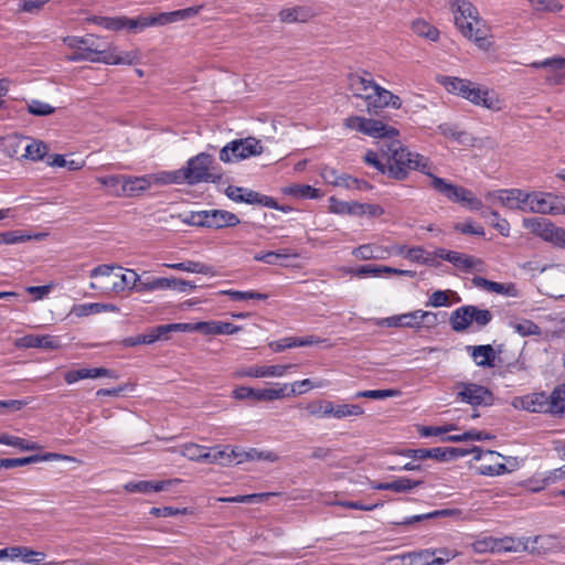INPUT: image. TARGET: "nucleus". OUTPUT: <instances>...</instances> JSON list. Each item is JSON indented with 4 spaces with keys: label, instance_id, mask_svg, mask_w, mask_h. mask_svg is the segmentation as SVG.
I'll return each mask as SVG.
<instances>
[{
    "label": "nucleus",
    "instance_id": "58",
    "mask_svg": "<svg viewBox=\"0 0 565 565\" xmlns=\"http://www.w3.org/2000/svg\"><path fill=\"white\" fill-rule=\"evenodd\" d=\"M220 294L228 296L232 300H236V301L249 300V299L265 300L268 298L267 294H262V292L254 291V290L241 291V290L228 289V290H222V291H220Z\"/></svg>",
    "mask_w": 565,
    "mask_h": 565
},
{
    "label": "nucleus",
    "instance_id": "29",
    "mask_svg": "<svg viewBox=\"0 0 565 565\" xmlns=\"http://www.w3.org/2000/svg\"><path fill=\"white\" fill-rule=\"evenodd\" d=\"M467 350L471 352V358L478 366H494L495 351L491 344L467 347Z\"/></svg>",
    "mask_w": 565,
    "mask_h": 565
},
{
    "label": "nucleus",
    "instance_id": "49",
    "mask_svg": "<svg viewBox=\"0 0 565 565\" xmlns=\"http://www.w3.org/2000/svg\"><path fill=\"white\" fill-rule=\"evenodd\" d=\"M330 211L335 214L361 215V203L345 202L334 198L330 199Z\"/></svg>",
    "mask_w": 565,
    "mask_h": 565
},
{
    "label": "nucleus",
    "instance_id": "3",
    "mask_svg": "<svg viewBox=\"0 0 565 565\" xmlns=\"http://www.w3.org/2000/svg\"><path fill=\"white\" fill-rule=\"evenodd\" d=\"M426 175L430 179L431 189L443 194L448 201L458 203L470 211L482 210V201L479 200L470 190L448 182L431 172H426Z\"/></svg>",
    "mask_w": 565,
    "mask_h": 565
},
{
    "label": "nucleus",
    "instance_id": "8",
    "mask_svg": "<svg viewBox=\"0 0 565 565\" xmlns=\"http://www.w3.org/2000/svg\"><path fill=\"white\" fill-rule=\"evenodd\" d=\"M263 153V146L256 138L248 137L228 142L220 151V160L223 162H236L253 156Z\"/></svg>",
    "mask_w": 565,
    "mask_h": 565
},
{
    "label": "nucleus",
    "instance_id": "42",
    "mask_svg": "<svg viewBox=\"0 0 565 565\" xmlns=\"http://www.w3.org/2000/svg\"><path fill=\"white\" fill-rule=\"evenodd\" d=\"M55 458H63L58 454H46L44 456L33 455L24 458H2L0 461V466H3L6 469L14 468V467H21L29 463L39 462L41 460H50Z\"/></svg>",
    "mask_w": 565,
    "mask_h": 565
},
{
    "label": "nucleus",
    "instance_id": "60",
    "mask_svg": "<svg viewBox=\"0 0 565 565\" xmlns=\"http://www.w3.org/2000/svg\"><path fill=\"white\" fill-rule=\"evenodd\" d=\"M106 309H107V305H105V303H97V302L82 303V305H75L72 308L71 313H73L74 316H76L78 318H82V317H87L90 315L104 312V311H106Z\"/></svg>",
    "mask_w": 565,
    "mask_h": 565
},
{
    "label": "nucleus",
    "instance_id": "15",
    "mask_svg": "<svg viewBox=\"0 0 565 565\" xmlns=\"http://www.w3.org/2000/svg\"><path fill=\"white\" fill-rule=\"evenodd\" d=\"M542 536H535L533 539L529 537H512V536H504L497 539V547L495 553H502V552H524L530 551L534 552L536 551V544L542 541Z\"/></svg>",
    "mask_w": 565,
    "mask_h": 565
},
{
    "label": "nucleus",
    "instance_id": "20",
    "mask_svg": "<svg viewBox=\"0 0 565 565\" xmlns=\"http://www.w3.org/2000/svg\"><path fill=\"white\" fill-rule=\"evenodd\" d=\"M326 340L320 339L316 335H307V337H290V338H284L277 341H273L269 343V348L274 352H282L286 349L291 348H298V347H309L313 344H319L321 342H324Z\"/></svg>",
    "mask_w": 565,
    "mask_h": 565
},
{
    "label": "nucleus",
    "instance_id": "28",
    "mask_svg": "<svg viewBox=\"0 0 565 565\" xmlns=\"http://www.w3.org/2000/svg\"><path fill=\"white\" fill-rule=\"evenodd\" d=\"M519 406L527 412L548 414L547 394L545 392L527 394L519 399Z\"/></svg>",
    "mask_w": 565,
    "mask_h": 565
},
{
    "label": "nucleus",
    "instance_id": "27",
    "mask_svg": "<svg viewBox=\"0 0 565 565\" xmlns=\"http://www.w3.org/2000/svg\"><path fill=\"white\" fill-rule=\"evenodd\" d=\"M244 196H243V203L247 204H257L275 210H279L282 212H289L291 209L288 205H279L277 201L268 195H264L259 192H256L254 190H249L244 188Z\"/></svg>",
    "mask_w": 565,
    "mask_h": 565
},
{
    "label": "nucleus",
    "instance_id": "5",
    "mask_svg": "<svg viewBox=\"0 0 565 565\" xmlns=\"http://www.w3.org/2000/svg\"><path fill=\"white\" fill-rule=\"evenodd\" d=\"M214 158L212 154L201 152L186 161V166L180 169L183 182L194 185L201 182H217L220 174L212 171Z\"/></svg>",
    "mask_w": 565,
    "mask_h": 565
},
{
    "label": "nucleus",
    "instance_id": "35",
    "mask_svg": "<svg viewBox=\"0 0 565 565\" xmlns=\"http://www.w3.org/2000/svg\"><path fill=\"white\" fill-rule=\"evenodd\" d=\"M547 412L552 415H563L565 412V384L556 385L547 395Z\"/></svg>",
    "mask_w": 565,
    "mask_h": 565
},
{
    "label": "nucleus",
    "instance_id": "54",
    "mask_svg": "<svg viewBox=\"0 0 565 565\" xmlns=\"http://www.w3.org/2000/svg\"><path fill=\"white\" fill-rule=\"evenodd\" d=\"M0 444L7 445L11 447L19 448L21 450H36L39 446L36 443L29 441L26 439L20 438L18 436L2 434L0 435Z\"/></svg>",
    "mask_w": 565,
    "mask_h": 565
},
{
    "label": "nucleus",
    "instance_id": "9",
    "mask_svg": "<svg viewBox=\"0 0 565 565\" xmlns=\"http://www.w3.org/2000/svg\"><path fill=\"white\" fill-rule=\"evenodd\" d=\"M530 213L562 215L565 214V198L550 192L533 191Z\"/></svg>",
    "mask_w": 565,
    "mask_h": 565
},
{
    "label": "nucleus",
    "instance_id": "46",
    "mask_svg": "<svg viewBox=\"0 0 565 565\" xmlns=\"http://www.w3.org/2000/svg\"><path fill=\"white\" fill-rule=\"evenodd\" d=\"M515 189L498 190L487 193V199L490 202H499L503 206L515 210L516 209V194H512Z\"/></svg>",
    "mask_w": 565,
    "mask_h": 565
},
{
    "label": "nucleus",
    "instance_id": "40",
    "mask_svg": "<svg viewBox=\"0 0 565 565\" xmlns=\"http://www.w3.org/2000/svg\"><path fill=\"white\" fill-rule=\"evenodd\" d=\"M149 181V188L152 184L168 185V184H181L183 183L182 174L180 169L174 171H159L156 173L147 174Z\"/></svg>",
    "mask_w": 565,
    "mask_h": 565
},
{
    "label": "nucleus",
    "instance_id": "10",
    "mask_svg": "<svg viewBox=\"0 0 565 565\" xmlns=\"http://www.w3.org/2000/svg\"><path fill=\"white\" fill-rule=\"evenodd\" d=\"M277 387L271 388H252L247 386H238L233 391V397L236 399H254L271 402L289 397L291 393H287L288 384H276Z\"/></svg>",
    "mask_w": 565,
    "mask_h": 565
},
{
    "label": "nucleus",
    "instance_id": "23",
    "mask_svg": "<svg viewBox=\"0 0 565 565\" xmlns=\"http://www.w3.org/2000/svg\"><path fill=\"white\" fill-rule=\"evenodd\" d=\"M116 377V374L105 367H93V369H78L71 370L64 374V380L67 384H73L79 380L85 379H97V377Z\"/></svg>",
    "mask_w": 565,
    "mask_h": 565
},
{
    "label": "nucleus",
    "instance_id": "59",
    "mask_svg": "<svg viewBox=\"0 0 565 565\" xmlns=\"http://www.w3.org/2000/svg\"><path fill=\"white\" fill-rule=\"evenodd\" d=\"M510 327L522 337L541 334V328L532 320L524 319L519 322H510Z\"/></svg>",
    "mask_w": 565,
    "mask_h": 565
},
{
    "label": "nucleus",
    "instance_id": "37",
    "mask_svg": "<svg viewBox=\"0 0 565 565\" xmlns=\"http://www.w3.org/2000/svg\"><path fill=\"white\" fill-rule=\"evenodd\" d=\"M470 317V305L457 308L451 312L449 318L451 329L456 332L466 331L471 326Z\"/></svg>",
    "mask_w": 565,
    "mask_h": 565
},
{
    "label": "nucleus",
    "instance_id": "18",
    "mask_svg": "<svg viewBox=\"0 0 565 565\" xmlns=\"http://www.w3.org/2000/svg\"><path fill=\"white\" fill-rule=\"evenodd\" d=\"M435 256L451 263L457 268L465 270H470L475 268L477 265L481 264V260L476 259L475 257L468 256L463 253L448 250L445 248H437L435 250Z\"/></svg>",
    "mask_w": 565,
    "mask_h": 565
},
{
    "label": "nucleus",
    "instance_id": "45",
    "mask_svg": "<svg viewBox=\"0 0 565 565\" xmlns=\"http://www.w3.org/2000/svg\"><path fill=\"white\" fill-rule=\"evenodd\" d=\"M364 413L363 408L358 404H330V417L344 418L351 416H360Z\"/></svg>",
    "mask_w": 565,
    "mask_h": 565
},
{
    "label": "nucleus",
    "instance_id": "43",
    "mask_svg": "<svg viewBox=\"0 0 565 565\" xmlns=\"http://www.w3.org/2000/svg\"><path fill=\"white\" fill-rule=\"evenodd\" d=\"M433 550H422L402 555V558H409L411 565H441L443 558H435Z\"/></svg>",
    "mask_w": 565,
    "mask_h": 565
},
{
    "label": "nucleus",
    "instance_id": "61",
    "mask_svg": "<svg viewBox=\"0 0 565 565\" xmlns=\"http://www.w3.org/2000/svg\"><path fill=\"white\" fill-rule=\"evenodd\" d=\"M471 324L476 323L478 328L487 327L492 320V313L488 309H480L477 306L470 305Z\"/></svg>",
    "mask_w": 565,
    "mask_h": 565
},
{
    "label": "nucleus",
    "instance_id": "24",
    "mask_svg": "<svg viewBox=\"0 0 565 565\" xmlns=\"http://www.w3.org/2000/svg\"><path fill=\"white\" fill-rule=\"evenodd\" d=\"M90 21L106 30L119 31L125 28L130 30H137V23L135 19H129L126 17H98L95 15L90 19Z\"/></svg>",
    "mask_w": 565,
    "mask_h": 565
},
{
    "label": "nucleus",
    "instance_id": "13",
    "mask_svg": "<svg viewBox=\"0 0 565 565\" xmlns=\"http://www.w3.org/2000/svg\"><path fill=\"white\" fill-rule=\"evenodd\" d=\"M296 364H277V365H250L238 369L235 372L236 377H282L290 370L296 369Z\"/></svg>",
    "mask_w": 565,
    "mask_h": 565
},
{
    "label": "nucleus",
    "instance_id": "6",
    "mask_svg": "<svg viewBox=\"0 0 565 565\" xmlns=\"http://www.w3.org/2000/svg\"><path fill=\"white\" fill-rule=\"evenodd\" d=\"M344 127L359 131L372 138H387L388 140L399 135V131L382 120L365 118L362 116H349L344 119Z\"/></svg>",
    "mask_w": 565,
    "mask_h": 565
},
{
    "label": "nucleus",
    "instance_id": "44",
    "mask_svg": "<svg viewBox=\"0 0 565 565\" xmlns=\"http://www.w3.org/2000/svg\"><path fill=\"white\" fill-rule=\"evenodd\" d=\"M371 102H369L367 113L369 114H377L380 109L388 107V100L392 98V92L380 86L379 89H375Z\"/></svg>",
    "mask_w": 565,
    "mask_h": 565
},
{
    "label": "nucleus",
    "instance_id": "11",
    "mask_svg": "<svg viewBox=\"0 0 565 565\" xmlns=\"http://www.w3.org/2000/svg\"><path fill=\"white\" fill-rule=\"evenodd\" d=\"M348 87L354 97L364 99L367 107L375 89H379V84L375 83L371 73L362 71L348 75Z\"/></svg>",
    "mask_w": 565,
    "mask_h": 565
},
{
    "label": "nucleus",
    "instance_id": "53",
    "mask_svg": "<svg viewBox=\"0 0 565 565\" xmlns=\"http://www.w3.org/2000/svg\"><path fill=\"white\" fill-rule=\"evenodd\" d=\"M236 458L237 447L231 448L230 446H226L224 449L214 448V452H211L210 463L231 465L236 461Z\"/></svg>",
    "mask_w": 565,
    "mask_h": 565
},
{
    "label": "nucleus",
    "instance_id": "64",
    "mask_svg": "<svg viewBox=\"0 0 565 565\" xmlns=\"http://www.w3.org/2000/svg\"><path fill=\"white\" fill-rule=\"evenodd\" d=\"M47 153V146L43 141H33L25 147V157L33 161L43 159Z\"/></svg>",
    "mask_w": 565,
    "mask_h": 565
},
{
    "label": "nucleus",
    "instance_id": "52",
    "mask_svg": "<svg viewBox=\"0 0 565 565\" xmlns=\"http://www.w3.org/2000/svg\"><path fill=\"white\" fill-rule=\"evenodd\" d=\"M170 289L169 278L158 277L148 278L146 280L139 279L137 285V292L153 291V290H167Z\"/></svg>",
    "mask_w": 565,
    "mask_h": 565
},
{
    "label": "nucleus",
    "instance_id": "2",
    "mask_svg": "<svg viewBox=\"0 0 565 565\" xmlns=\"http://www.w3.org/2000/svg\"><path fill=\"white\" fill-rule=\"evenodd\" d=\"M381 157L387 161V175L395 180H404L409 170H418L426 175L430 172L427 160L419 153H413L396 140L390 139L381 146Z\"/></svg>",
    "mask_w": 565,
    "mask_h": 565
},
{
    "label": "nucleus",
    "instance_id": "17",
    "mask_svg": "<svg viewBox=\"0 0 565 565\" xmlns=\"http://www.w3.org/2000/svg\"><path fill=\"white\" fill-rule=\"evenodd\" d=\"M242 330V327L224 321H200L190 323V332L203 334H234Z\"/></svg>",
    "mask_w": 565,
    "mask_h": 565
},
{
    "label": "nucleus",
    "instance_id": "1",
    "mask_svg": "<svg viewBox=\"0 0 565 565\" xmlns=\"http://www.w3.org/2000/svg\"><path fill=\"white\" fill-rule=\"evenodd\" d=\"M451 8L455 24L460 33L479 49L489 51L493 44L492 36L486 21L479 17L477 8L468 0H452Z\"/></svg>",
    "mask_w": 565,
    "mask_h": 565
},
{
    "label": "nucleus",
    "instance_id": "22",
    "mask_svg": "<svg viewBox=\"0 0 565 565\" xmlns=\"http://www.w3.org/2000/svg\"><path fill=\"white\" fill-rule=\"evenodd\" d=\"M472 284L477 288L483 289L489 292L498 294V295H504L509 297H515L518 296V289L514 284H502L497 281L488 280L481 276H475L472 278Z\"/></svg>",
    "mask_w": 565,
    "mask_h": 565
},
{
    "label": "nucleus",
    "instance_id": "55",
    "mask_svg": "<svg viewBox=\"0 0 565 565\" xmlns=\"http://www.w3.org/2000/svg\"><path fill=\"white\" fill-rule=\"evenodd\" d=\"M455 513H456L455 510H448V509L436 510V511L425 513V514H417V515L404 518L401 522H397L396 524L411 525V524L420 522L423 520L435 519V518H440V516H450V515H454Z\"/></svg>",
    "mask_w": 565,
    "mask_h": 565
},
{
    "label": "nucleus",
    "instance_id": "50",
    "mask_svg": "<svg viewBox=\"0 0 565 565\" xmlns=\"http://www.w3.org/2000/svg\"><path fill=\"white\" fill-rule=\"evenodd\" d=\"M135 22L137 23V30H143L153 25H164L172 23V20L170 12H162L151 17H139L135 19Z\"/></svg>",
    "mask_w": 565,
    "mask_h": 565
},
{
    "label": "nucleus",
    "instance_id": "30",
    "mask_svg": "<svg viewBox=\"0 0 565 565\" xmlns=\"http://www.w3.org/2000/svg\"><path fill=\"white\" fill-rule=\"evenodd\" d=\"M278 15L282 23H305L313 17V12L309 7H292L280 10Z\"/></svg>",
    "mask_w": 565,
    "mask_h": 565
},
{
    "label": "nucleus",
    "instance_id": "36",
    "mask_svg": "<svg viewBox=\"0 0 565 565\" xmlns=\"http://www.w3.org/2000/svg\"><path fill=\"white\" fill-rule=\"evenodd\" d=\"M170 332H190V323L179 322L157 326L147 335L150 344H152L158 340L167 339Z\"/></svg>",
    "mask_w": 565,
    "mask_h": 565
},
{
    "label": "nucleus",
    "instance_id": "62",
    "mask_svg": "<svg viewBox=\"0 0 565 565\" xmlns=\"http://www.w3.org/2000/svg\"><path fill=\"white\" fill-rule=\"evenodd\" d=\"M290 255L286 250L278 252H259L254 255V260L268 265H277L280 260L287 259Z\"/></svg>",
    "mask_w": 565,
    "mask_h": 565
},
{
    "label": "nucleus",
    "instance_id": "38",
    "mask_svg": "<svg viewBox=\"0 0 565 565\" xmlns=\"http://www.w3.org/2000/svg\"><path fill=\"white\" fill-rule=\"evenodd\" d=\"M254 460L275 462L278 460V456H277V454H275L273 451H262L256 448H249L248 450H243L237 447L236 463H242L244 461H254Z\"/></svg>",
    "mask_w": 565,
    "mask_h": 565
},
{
    "label": "nucleus",
    "instance_id": "56",
    "mask_svg": "<svg viewBox=\"0 0 565 565\" xmlns=\"http://www.w3.org/2000/svg\"><path fill=\"white\" fill-rule=\"evenodd\" d=\"M423 484V480H413L407 477H399L396 480L390 482V491L405 493Z\"/></svg>",
    "mask_w": 565,
    "mask_h": 565
},
{
    "label": "nucleus",
    "instance_id": "63",
    "mask_svg": "<svg viewBox=\"0 0 565 565\" xmlns=\"http://www.w3.org/2000/svg\"><path fill=\"white\" fill-rule=\"evenodd\" d=\"M28 111L33 116H49L55 111V108L47 103L39 99H31L26 104Z\"/></svg>",
    "mask_w": 565,
    "mask_h": 565
},
{
    "label": "nucleus",
    "instance_id": "31",
    "mask_svg": "<svg viewBox=\"0 0 565 565\" xmlns=\"http://www.w3.org/2000/svg\"><path fill=\"white\" fill-rule=\"evenodd\" d=\"M20 344L24 348H39V349H57L61 347L60 340L56 337L44 335H25L20 339Z\"/></svg>",
    "mask_w": 565,
    "mask_h": 565
},
{
    "label": "nucleus",
    "instance_id": "51",
    "mask_svg": "<svg viewBox=\"0 0 565 565\" xmlns=\"http://www.w3.org/2000/svg\"><path fill=\"white\" fill-rule=\"evenodd\" d=\"M284 193L300 199H317L320 196L319 190L308 184L290 185L284 190Z\"/></svg>",
    "mask_w": 565,
    "mask_h": 565
},
{
    "label": "nucleus",
    "instance_id": "34",
    "mask_svg": "<svg viewBox=\"0 0 565 565\" xmlns=\"http://www.w3.org/2000/svg\"><path fill=\"white\" fill-rule=\"evenodd\" d=\"M379 326L388 328H412L418 329L416 310L407 313L391 316L379 321Z\"/></svg>",
    "mask_w": 565,
    "mask_h": 565
},
{
    "label": "nucleus",
    "instance_id": "19",
    "mask_svg": "<svg viewBox=\"0 0 565 565\" xmlns=\"http://www.w3.org/2000/svg\"><path fill=\"white\" fill-rule=\"evenodd\" d=\"M149 188V181L147 174L140 177L125 175L122 190H115L116 196H136L147 191Z\"/></svg>",
    "mask_w": 565,
    "mask_h": 565
},
{
    "label": "nucleus",
    "instance_id": "39",
    "mask_svg": "<svg viewBox=\"0 0 565 565\" xmlns=\"http://www.w3.org/2000/svg\"><path fill=\"white\" fill-rule=\"evenodd\" d=\"M180 454L188 458L189 460H192V461H205V462H209L211 461V451L207 447L205 446H201V445H198V444H193V443H188V444H184L182 447H181V451Z\"/></svg>",
    "mask_w": 565,
    "mask_h": 565
},
{
    "label": "nucleus",
    "instance_id": "7",
    "mask_svg": "<svg viewBox=\"0 0 565 565\" xmlns=\"http://www.w3.org/2000/svg\"><path fill=\"white\" fill-rule=\"evenodd\" d=\"M140 60V54L138 51H129L127 54H106L103 56H97V53L87 47H81L75 50L70 56V61L81 62L88 61L92 63H104L107 65H134L137 64Z\"/></svg>",
    "mask_w": 565,
    "mask_h": 565
},
{
    "label": "nucleus",
    "instance_id": "12",
    "mask_svg": "<svg viewBox=\"0 0 565 565\" xmlns=\"http://www.w3.org/2000/svg\"><path fill=\"white\" fill-rule=\"evenodd\" d=\"M115 276L118 278L117 281L111 284L109 282H90L89 288L94 290H100L104 294L122 292L126 288H130L137 291V285H139L140 276L134 269H126V273H115Z\"/></svg>",
    "mask_w": 565,
    "mask_h": 565
},
{
    "label": "nucleus",
    "instance_id": "41",
    "mask_svg": "<svg viewBox=\"0 0 565 565\" xmlns=\"http://www.w3.org/2000/svg\"><path fill=\"white\" fill-rule=\"evenodd\" d=\"M82 47H87L97 53V56H103L106 54H127L128 51H120L117 46L106 45L98 43L97 39L87 34L86 36H82Z\"/></svg>",
    "mask_w": 565,
    "mask_h": 565
},
{
    "label": "nucleus",
    "instance_id": "25",
    "mask_svg": "<svg viewBox=\"0 0 565 565\" xmlns=\"http://www.w3.org/2000/svg\"><path fill=\"white\" fill-rule=\"evenodd\" d=\"M172 483L171 480H162V481H149V480H140V481H130L127 482L124 488L127 492L131 493H150V492H160L168 489V487Z\"/></svg>",
    "mask_w": 565,
    "mask_h": 565
},
{
    "label": "nucleus",
    "instance_id": "32",
    "mask_svg": "<svg viewBox=\"0 0 565 565\" xmlns=\"http://www.w3.org/2000/svg\"><path fill=\"white\" fill-rule=\"evenodd\" d=\"M164 267H168L173 270H181V271H188V273H194V274H201V275H207V276H215L216 271L213 266L195 262V260H185L182 263H171V264H163Z\"/></svg>",
    "mask_w": 565,
    "mask_h": 565
},
{
    "label": "nucleus",
    "instance_id": "48",
    "mask_svg": "<svg viewBox=\"0 0 565 565\" xmlns=\"http://www.w3.org/2000/svg\"><path fill=\"white\" fill-rule=\"evenodd\" d=\"M330 404L331 402L326 399L312 401L303 407L306 416L316 418L330 417Z\"/></svg>",
    "mask_w": 565,
    "mask_h": 565
},
{
    "label": "nucleus",
    "instance_id": "47",
    "mask_svg": "<svg viewBox=\"0 0 565 565\" xmlns=\"http://www.w3.org/2000/svg\"><path fill=\"white\" fill-rule=\"evenodd\" d=\"M427 459H436L439 461H447L449 459L465 456L468 454L467 450H463L461 448H443V447H436L427 449Z\"/></svg>",
    "mask_w": 565,
    "mask_h": 565
},
{
    "label": "nucleus",
    "instance_id": "33",
    "mask_svg": "<svg viewBox=\"0 0 565 565\" xmlns=\"http://www.w3.org/2000/svg\"><path fill=\"white\" fill-rule=\"evenodd\" d=\"M409 26L415 35L429 42H437L439 40V30L423 18L413 20Z\"/></svg>",
    "mask_w": 565,
    "mask_h": 565
},
{
    "label": "nucleus",
    "instance_id": "57",
    "mask_svg": "<svg viewBox=\"0 0 565 565\" xmlns=\"http://www.w3.org/2000/svg\"><path fill=\"white\" fill-rule=\"evenodd\" d=\"M382 253H383V250H382L381 247L375 246V245H371V244L361 245V246H359L358 248H355L353 250V255L356 258H360V259H363V260H367V259H383L384 256H383Z\"/></svg>",
    "mask_w": 565,
    "mask_h": 565
},
{
    "label": "nucleus",
    "instance_id": "14",
    "mask_svg": "<svg viewBox=\"0 0 565 565\" xmlns=\"http://www.w3.org/2000/svg\"><path fill=\"white\" fill-rule=\"evenodd\" d=\"M457 387L459 398L472 406L490 405L492 403V393L484 386L476 383H458Z\"/></svg>",
    "mask_w": 565,
    "mask_h": 565
},
{
    "label": "nucleus",
    "instance_id": "26",
    "mask_svg": "<svg viewBox=\"0 0 565 565\" xmlns=\"http://www.w3.org/2000/svg\"><path fill=\"white\" fill-rule=\"evenodd\" d=\"M553 224L551 220L543 217H525L522 221L525 230L545 242L548 241Z\"/></svg>",
    "mask_w": 565,
    "mask_h": 565
},
{
    "label": "nucleus",
    "instance_id": "4",
    "mask_svg": "<svg viewBox=\"0 0 565 565\" xmlns=\"http://www.w3.org/2000/svg\"><path fill=\"white\" fill-rule=\"evenodd\" d=\"M437 82L443 85L447 92L466 98L475 105L483 106L488 109L493 107V100L489 97V92L481 89L468 79L440 76Z\"/></svg>",
    "mask_w": 565,
    "mask_h": 565
},
{
    "label": "nucleus",
    "instance_id": "16",
    "mask_svg": "<svg viewBox=\"0 0 565 565\" xmlns=\"http://www.w3.org/2000/svg\"><path fill=\"white\" fill-rule=\"evenodd\" d=\"M205 227L221 230L233 227L241 223L238 216L225 210H205Z\"/></svg>",
    "mask_w": 565,
    "mask_h": 565
},
{
    "label": "nucleus",
    "instance_id": "21",
    "mask_svg": "<svg viewBox=\"0 0 565 565\" xmlns=\"http://www.w3.org/2000/svg\"><path fill=\"white\" fill-rule=\"evenodd\" d=\"M558 56L548 57L543 61L533 62L530 64L533 68H546L547 74L545 82L550 85L565 84V68H556L554 61H558Z\"/></svg>",
    "mask_w": 565,
    "mask_h": 565
}]
</instances>
